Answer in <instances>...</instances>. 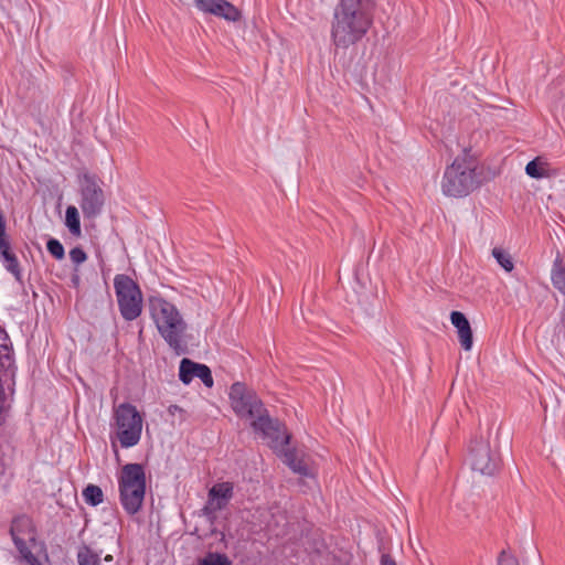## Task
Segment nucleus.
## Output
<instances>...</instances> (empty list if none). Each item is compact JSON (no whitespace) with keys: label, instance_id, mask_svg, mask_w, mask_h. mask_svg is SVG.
Returning a JSON list of instances; mask_svg holds the SVG:
<instances>
[{"label":"nucleus","instance_id":"11","mask_svg":"<svg viewBox=\"0 0 565 565\" xmlns=\"http://www.w3.org/2000/svg\"><path fill=\"white\" fill-rule=\"evenodd\" d=\"M252 427L256 433H262L263 437L269 440V446L278 455L286 449L290 441V435L286 431L284 425L273 419L267 409L250 422Z\"/></svg>","mask_w":565,"mask_h":565},{"label":"nucleus","instance_id":"16","mask_svg":"<svg viewBox=\"0 0 565 565\" xmlns=\"http://www.w3.org/2000/svg\"><path fill=\"white\" fill-rule=\"evenodd\" d=\"M450 321L457 329L458 339L461 348L465 351H470L473 345V334L468 319L462 312L452 311L450 313Z\"/></svg>","mask_w":565,"mask_h":565},{"label":"nucleus","instance_id":"7","mask_svg":"<svg viewBox=\"0 0 565 565\" xmlns=\"http://www.w3.org/2000/svg\"><path fill=\"white\" fill-rule=\"evenodd\" d=\"M114 288L122 318L127 321L137 319L142 311V294L139 286L127 275L114 278Z\"/></svg>","mask_w":565,"mask_h":565},{"label":"nucleus","instance_id":"15","mask_svg":"<svg viewBox=\"0 0 565 565\" xmlns=\"http://www.w3.org/2000/svg\"><path fill=\"white\" fill-rule=\"evenodd\" d=\"M233 497V484L221 482L214 484L209 491L207 503L204 508L206 514L224 509Z\"/></svg>","mask_w":565,"mask_h":565},{"label":"nucleus","instance_id":"14","mask_svg":"<svg viewBox=\"0 0 565 565\" xmlns=\"http://www.w3.org/2000/svg\"><path fill=\"white\" fill-rule=\"evenodd\" d=\"M180 381L189 384L194 377H199L206 387L213 386V377L209 366L183 359L179 369Z\"/></svg>","mask_w":565,"mask_h":565},{"label":"nucleus","instance_id":"22","mask_svg":"<svg viewBox=\"0 0 565 565\" xmlns=\"http://www.w3.org/2000/svg\"><path fill=\"white\" fill-rule=\"evenodd\" d=\"M77 563L78 565H99L100 556L89 546L83 545L77 552Z\"/></svg>","mask_w":565,"mask_h":565},{"label":"nucleus","instance_id":"17","mask_svg":"<svg viewBox=\"0 0 565 565\" xmlns=\"http://www.w3.org/2000/svg\"><path fill=\"white\" fill-rule=\"evenodd\" d=\"M282 461L295 472L302 477H313L315 473L310 468L303 454H299L296 449H285L279 454Z\"/></svg>","mask_w":565,"mask_h":565},{"label":"nucleus","instance_id":"21","mask_svg":"<svg viewBox=\"0 0 565 565\" xmlns=\"http://www.w3.org/2000/svg\"><path fill=\"white\" fill-rule=\"evenodd\" d=\"M65 225L72 235L79 237L82 235L79 213L76 206L70 205L65 212Z\"/></svg>","mask_w":565,"mask_h":565},{"label":"nucleus","instance_id":"3","mask_svg":"<svg viewBox=\"0 0 565 565\" xmlns=\"http://www.w3.org/2000/svg\"><path fill=\"white\" fill-rule=\"evenodd\" d=\"M477 158L465 149L454 162L448 166L441 180L443 193L447 196L462 198L479 186L476 170Z\"/></svg>","mask_w":565,"mask_h":565},{"label":"nucleus","instance_id":"23","mask_svg":"<svg viewBox=\"0 0 565 565\" xmlns=\"http://www.w3.org/2000/svg\"><path fill=\"white\" fill-rule=\"evenodd\" d=\"M83 497L85 502L93 507H96L104 501L103 490L95 484H88L83 491Z\"/></svg>","mask_w":565,"mask_h":565},{"label":"nucleus","instance_id":"12","mask_svg":"<svg viewBox=\"0 0 565 565\" xmlns=\"http://www.w3.org/2000/svg\"><path fill=\"white\" fill-rule=\"evenodd\" d=\"M10 533L20 554L30 564H33L36 561V558L29 550L25 542V536L29 540L34 539L31 520L26 516L15 518L12 522Z\"/></svg>","mask_w":565,"mask_h":565},{"label":"nucleus","instance_id":"26","mask_svg":"<svg viewBox=\"0 0 565 565\" xmlns=\"http://www.w3.org/2000/svg\"><path fill=\"white\" fill-rule=\"evenodd\" d=\"M46 248L49 253L56 259L61 260L65 256V250L60 241L55 238H50L46 243Z\"/></svg>","mask_w":565,"mask_h":565},{"label":"nucleus","instance_id":"10","mask_svg":"<svg viewBox=\"0 0 565 565\" xmlns=\"http://www.w3.org/2000/svg\"><path fill=\"white\" fill-rule=\"evenodd\" d=\"M252 427L256 433H262L263 437L269 440V446L278 455L286 449L290 441V435L286 431L284 425L273 419L267 409L250 422Z\"/></svg>","mask_w":565,"mask_h":565},{"label":"nucleus","instance_id":"24","mask_svg":"<svg viewBox=\"0 0 565 565\" xmlns=\"http://www.w3.org/2000/svg\"><path fill=\"white\" fill-rule=\"evenodd\" d=\"M492 256L505 271L510 273L513 270L514 263L511 255L508 252L500 247H494L492 249Z\"/></svg>","mask_w":565,"mask_h":565},{"label":"nucleus","instance_id":"8","mask_svg":"<svg viewBox=\"0 0 565 565\" xmlns=\"http://www.w3.org/2000/svg\"><path fill=\"white\" fill-rule=\"evenodd\" d=\"M79 206L87 220H95L103 212L105 193L95 174L84 173L79 181Z\"/></svg>","mask_w":565,"mask_h":565},{"label":"nucleus","instance_id":"27","mask_svg":"<svg viewBox=\"0 0 565 565\" xmlns=\"http://www.w3.org/2000/svg\"><path fill=\"white\" fill-rule=\"evenodd\" d=\"M196 9L204 13H213V9H215L217 4V0H193Z\"/></svg>","mask_w":565,"mask_h":565},{"label":"nucleus","instance_id":"28","mask_svg":"<svg viewBox=\"0 0 565 565\" xmlns=\"http://www.w3.org/2000/svg\"><path fill=\"white\" fill-rule=\"evenodd\" d=\"M498 565H520L519 559L507 550H502L497 559Z\"/></svg>","mask_w":565,"mask_h":565},{"label":"nucleus","instance_id":"32","mask_svg":"<svg viewBox=\"0 0 565 565\" xmlns=\"http://www.w3.org/2000/svg\"><path fill=\"white\" fill-rule=\"evenodd\" d=\"M78 280H79V278H78L77 276L73 278V281H74L75 284H77V282H78Z\"/></svg>","mask_w":565,"mask_h":565},{"label":"nucleus","instance_id":"18","mask_svg":"<svg viewBox=\"0 0 565 565\" xmlns=\"http://www.w3.org/2000/svg\"><path fill=\"white\" fill-rule=\"evenodd\" d=\"M525 172L533 179L553 178L558 173L544 157H536L530 161L525 167Z\"/></svg>","mask_w":565,"mask_h":565},{"label":"nucleus","instance_id":"25","mask_svg":"<svg viewBox=\"0 0 565 565\" xmlns=\"http://www.w3.org/2000/svg\"><path fill=\"white\" fill-rule=\"evenodd\" d=\"M198 565H232V562L225 554L209 552Z\"/></svg>","mask_w":565,"mask_h":565},{"label":"nucleus","instance_id":"4","mask_svg":"<svg viewBox=\"0 0 565 565\" xmlns=\"http://www.w3.org/2000/svg\"><path fill=\"white\" fill-rule=\"evenodd\" d=\"M119 501L129 515L137 514L146 495V473L140 463H127L118 477Z\"/></svg>","mask_w":565,"mask_h":565},{"label":"nucleus","instance_id":"20","mask_svg":"<svg viewBox=\"0 0 565 565\" xmlns=\"http://www.w3.org/2000/svg\"><path fill=\"white\" fill-rule=\"evenodd\" d=\"M551 279L553 286L563 295H565V260L557 253L556 258L553 263Z\"/></svg>","mask_w":565,"mask_h":565},{"label":"nucleus","instance_id":"5","mask_svg":"<svg viewBox=\"0 0 565 565\" xmlns=\"http://www.w3.org/2000/svg\"><path fill=\"white\" fill-rule=\"evenodd\" d=\"M114 434L122 448L136 446L141 438L143 419L130 403H121L114 407Z\"/></svg>","mask_w":565,"mask_h":565},{"label":"nucleus","instance_id":"19","mask_svg":"<svg viewBox=\"0 0 565 565\" xmlns=\"http://www.w3.org/2000/svg\"><path fill=\"white\" fill-rule=\"evenodd\" d=\"M213 10V15L230 22H237L242 19L241 10L227 0H217V4Z\"/></svg>","mask_w":565,"mask_h":565},{"label":"nucleus","instance_id":"1","mask_svg":"<svg viewBox=\"0 0 565 565\" xmlns=\"http://www.w3.org/2000/svg\"><path fill=\"white\" fill-rule=\"evenodd\" d=\"M372 23L369 4L362 0H341L334 13L332 40L337 47L347 49L359 42Z\"/></svg>","mask_w":565,"mask_h":565},{"label":"nucleus","instance_id":"31","mask_svg":"<svg viewBox=\"0 0 565 565\" xmlns=\"http://www.w3.org/2000/svg\"><path fill=\"white\" fill-rule=\"evenodd\" d=\"M104 559L106 562H111L113 561V556L111 555H106Z\"/></svg>","mask_w":565,"mask_h":565},{"label":"nucleus","instance_id":"9","mask_svg":"<svg viewBox=\"0 0 565 565\" xmlns=\"http://www.w3.org/2000/svg\"><path fill=\"white\" fill-rule=\"evenodd\" d=\"M228 397L234 413L241 418L250 419V422L266 409L255 391L242 382L232 384Z\"/></svg>","mask_w":565,"mask_h":565},{"label":"nucleus","instance_id":"13","mask_svg":"<svg viewBox=\"0 0 565 565\" xmlns=\"http://www.w3.org/2000/svg\"><path fill=\"white\" fill-rule=\"evenodd\" d=\"M8 335L0 331V426L4 424L3 413L7 407V394L3 386V377L12 365L11 347L8 343Z\"/></svg>","mask_w":565,"mask_h":565},{"label":"nucleus","instance_id":"29","mask_svg":"<svg viewBox=\"0 0 565 565\" xmlns=\"http://www.w3.org/2000/svg\"><path fill=\"white\" fill-rule=\"evenodd\" d=\"M70 258L75 265H79L87 259V255L81 247H74L70 252Z\"/></svg>","mask_w":565,"mask_h":565},{"label":"nucleus","instance_id":"6","mask_svg":"<svg viewBox=\"0 0 565 565\" xmlns=\"http://www.w3.org/2000/svg\"><path fill=\"white\" fill-rule=\"evenodd\" d=\"M471 469L483 476H494L501 468V456L497 443L491 441V431L476 437L469 448Z\"/></svg>","mask_w":565,"mask_h":565},{"label":"nucleus","instance_id":"2","mask_svg":"<svg viewBox=\"0 0 565 565\" xmlns=\"http://www.w3.org/2000/svg\"><path fill=\"white\" fill-rule=\"evenodd\" d=\"M150 309L160 335L177 354L185 353L184 334L188 326L178 308L163 298H153L150 300Z\"/></svg>","mask_w":565,"mask_h":565},{"label":"nucleus","instance_id":"30","mask_svg":"<svg viewBox=\"0 0 565 565\" xmlns=\"http://www.w3.org/2000/svg\"><path fill=\"white\" fill-rule=\"evenodd\" d=\"M381 565H396V562L387 554L382 555Z\"/></svg>","mask_w":565,"mask_h":565}]
</instances>
